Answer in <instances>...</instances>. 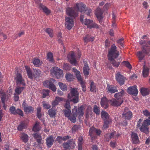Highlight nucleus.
<instances>
[{"mask_svg":"<svg viewBox=\"0 0 150 150\" xmlns=\"http://www.w3.org/2000/svg\"><path fill=\"white\" fill-rule=\"evenodd\" d=\"M79 93L77 88H71L70 93L68 95V99L66 100V117H68L71 121L74 123L76 121V116L74 115L73 113V115L69 116L71 111L70 105L69 104V102H71L74 104L77 103L79 102Z\"/></svg>","mask_w":150,"mask_h":150,"instance_id":"f257e3e1","label":"nucleus"},{"mask_svg":"<svg viewBox=\"0 0 150 150\" xmlns=\"http://www.w3.org/2000/svg\"><path fill=\"white\" fill-rule=\"evenodd\" d=\"M66 13L69 16L71 17L66 18V22L67 23L66 27L70 30L74 25V19L78 16V13L75 9L68 8L66 9Z\"/></svg>","mask_w":150,"mask_h":150,"instance_id":"f03ea898","label":"nucleus"},{"mask_svg":"<svg viewBox=\"0 0 150 150\" xmlns=\"http://www.w3.org/2000/svg\"><path fill=\"white\" fill-rule=\"evenodd\" d=\"M143 121V119L140 118L137 122L136 127L139 128L140 130L142 132H144L146 134H148L149 132V125H150V120L146 119L144 121L143 123L141 122Z\"/></svg>","mask_w":150,"mask_h":150,"instance_id":"7ed1b4c3","label":"nucleus"},{"mask_svg":"<svg viewBox=\"0 0 150 150\" xmlns=\"http://www.w3.org/2000/svg\"><path fill=\"white\" fill-rule=\"evenodd\" d=\"M139 44L142 45V50L139 51L137 53V56L141 60L144 57V54H148L150 52V48L148 46L145 40H141L139 42Z\"/></svg>","mask_w":150,"mask_h":150,"instance_id":"20e7f679","label":"nucleus"},{"mask_svg":"<svg viewBox=\"0 0 150 150\" xmlns=\"http://www.w3.org/2000/svg\"><path fill=\"white\" fill-rule=\"evenodd\" d=\"M119 52L117 50V47L115 44L111 45L109 50L108 57L109 60L117 58L119 55Z\"/></svg>","mask_w":150,"mask_h":150,"instance_id":"39448f33","label":"nucleus"},{"mask_svg":"<svg viewBox=\"0 0 150 150\" xmlns=\"http://www.w3.org/2000/svg\"><path fill=\"white\" fill-rule=\"evenodd\" d=\"M50 74L57 79H60L63 76V71L57 67H53L50 70Z\"/></svg>","mask_w":150,"mask_h":150,"instance_id":"423d86ee","label":"nucleus"},{"mask_svg":"<svg viewBox=\"0 0 150 150\" xmlns=\"http://www.w3.org/2000/svg\"><path fill=\"white\" fill-rule=\"evenodd\" d=\"M67 58L71 64L75 66L78 64L74 52H72L69 53L67 55Z\"/></svg>","mask_w":150,"mask_h":150,"instance_id":"0eeeda50","label":"nucleus"},{"mask_svg":"<svg viewBox=\"0 0 150 150\" xmlns=\"http://www.w3.org/2000/svg\"><path fill=\"white\" fill-rule=\"evenodd\" d=\"M72 112L74 115L76 116L78 115V117L80 119L83 115V108L81 106L77 109V107L74 106V108L72 110Z\"/></svg>","mask_w":150,"mask_h":150,"instance_id":"6e6552de","label":"nucleus"},{"mask_svg":"<svg viewBox=\"0 0 150 150\" xmlns=\"http://www.w3.org/2000/svg\"><path fill=\"white\" fill-rule=\"evenodd\" d=\"M115 78L117 81L120 86L124 84L126 80V78L121 74L120 72H117L116 74Z\"/></svg>","mask_w":150,"mask_h":150,"instance_id":"1a4fd4ad","label":"nucleus"},{"mask_svg":"<svg viewBox=\"0 0 150 150\" xmlns=\"http://www.w3.org/2000/svg\"><path fill=\"white\" fill-rule=\"evenodd\" d=\"M15 80L16 81L17 85L20 84L22 86H25V85L24 80L23 79L22 76L20 73H17L16 76L15 77Z\"/></svg>","mask_w":150,"mask_h":150,"instance_id":"9d476101","label":"nucleus"},{"mask_svg":"<svg viewBox=\"0 0 150 150\" xmlns=\"http://www.w3.org/2000/svg\"><path fill=\"white\" fill-rule=\"evenodd\" d=\"M110 102V100L106 97L103 96L101 99L100 104L102 107L106 109L108 107Z\"/></svg>","mask_w":150,"mask_h":150,"instance_id":"9b49d317","label":"nucleus"},{"mask_svg":"<svg viewBox=\"0 0 150 150\" xmlns=\"http://www.w3.org/2000/svg\"><path fill=\"white\" fill-rule=\"evenodd\" d=\"M103 11L100 8H97L96 10L95 14L98 18L99 23L102 24L103 22V16H102Z\"/></svg>","mask_w":150,"mask_h":150,"instance_id":"f8f14e48","label":"nucleus"},{"mask_svg":"<svg viewBox=\"0 0 150 150\" xmlns=\"http://www.w3.org/2000/svg\"><path fill=\"white\" fill-rule=\"evenodd\" d=\"M127 91L128 93L135 96L137 95L138 92L136 86L129 87L127 88Z\"/></svg>","mask_w":150,"mask_h":150,"instance_id":"ddd939ff","label":"nucleus"},{"mask_svg":"<svg viewBox=\"0 0 150 150\" xmlns=\"http://www.w3.org/2000/svg\"><path fill=\"white\" fill-rule=\"evenodd\" d=\"M132 142L134 144H138L140 142L137 134L134 132H132L131 134Z\"/></svg>","mask_w":150,"mask_h":150,"instance_id":"4468645a","label":"nucleus"},{"mask_svg":"<svg viewBox=\"0 0 150 150\" xmlns=\"http://www.w3.org/2000/svg\"><path fill=\"white\" fill-rule=\"evenodd\" d=\"M76 146L75 141L73 139H70L66 142V149H73Z\"/></svg>","mask_w":150,"mask_h":150,"instance_id":"2eb2a0df","label":"nucleus"},{"mask_svg":"<svg viewBox=\"0 0 150 150\" xmlns=\"http://www.w3.org/2000/svg\"><path fill=\"white\" fill-rule=\"evenodd\" d=\"M123 100H119L115 98L110 100L111 105L114 106H120L123 103Z\"/></svg>","mask_w":150,"mask_h":150,"instance_id":"dca6fc26","label":"nucleus"},{"mask_svg":"<svg viewBox=\"0 0 150 150\" xmlns=\"http://www.w3.org/2000/svg\"><path fill=\"white\" fill-rule=\"evenodd\" d=\"M95 128L91 127L90 129L89 132V134L91 137V140L93 142L96 139L97 137L95 134Z\"/></svg>","mask_w":150,"mask_h":150,"instance_id":"f3484780","label":"nucleus"},{"mask_svg":"<svg viewBox=\"0 0 150 150\" xmlns=\"http://www.w3.org/2000/svg\"><path fill=\"white\" fill-rule=\"evenodd\" d=\"M107 92L111 93H115L118 91L117 88L113 85H108L106 88Z\"/></svg>","mask_w":150,"mask_h":150,"instance_id":"a211bd4d","label":"nucleus"},{"mask_svg":"<svg viewBox=\"0 0 150 150\" xmlns=\"http://www.w3.org/2000/svg\"><path fill=\"white\" fill-rule=\"evenodd\" d=\"M122 117L126 120H130L132 117V113L131 111H125L122 114Z\"/></svg>","mask_w":150,"mask_h":150,"instance_id":"6ab92c4d","label":"nucleus"},{"mask_svg":"<svg viewBox=\"0 0 150 150\" xmlns=\"http://www.w3.org/2000/svg\"><path fill=\"white\" fill-rule=\"evenodd\" d=\"M101 117L103 121L112 120L108 114L105 111H102L101 112Z\"/></svg>","mask_w":150,"mask_h":150,"instance_id":"aec40b11","label":"nucleus"},{"mask_svg":"<svg viewBox=\"0 0 150 150\" xmlns=\"http://www.w3.org/2000/svg\"><path fill=\"white\" fill-rule=\"evenodd\" d=\"M76 6L78 10L81 12H84V10L86 8V5L81 3L76 4Z\"/></svg>","mask_w":150,"mask_h":150,"instance_id":"412c9836","label":"nucleus"},{"mask_svg":"<svg viewBox=\"0 0 150 150\" xmlns=\"http://www.w3.org/2000/svg\"><path fill=\"white\" fill-rule=\"evenodd\" d=\"M149 72V69L146 65L143 66V69L142 71V74L143 77L145 78L148 76Z\"/></svg>","mask_w":150,"mask_h":150,"instance_id":"4be33fe9","label":"nucleus"},{"mask_svg":"<svg viewBox=\"0 0 150 150\" xmlns=\"http://www.w3.org/2000/svg\"><path fill=\"white\" fill-rule=\"evenodd\" d=\"M125 91L124 90H122L121 91L115 93L114 95L115 98L119 100H122V97L124 95Z\"/></svg>","mask_w":150,"mask_h":150,"instance_id":"5701e85b","label":"nucleus"},{"mask_svg":"<svg viewBox=\"0 0 150 150\" xmlns=\"http://www.w3.org/2000/svg\"><path fill=\"white\" fill-rule=\"evenodd\" d=\"M140 92L143 96H146L149 94L150 89L148 88L142 87L140 89Z\"/></svg>","mask_w":150,"mask_h":150,"instance_id":"b1692460","label":"nucleus"},{"mask_svg":"<svg viewBox=\"0 0 150 150\" xmlns=\"http://www.w3.org/2000/svg\"><path fill=\"white\" fill-rule=\"evenodd\" d=\"M83 73L86 77H87L89 74V69L88 64L86 63L83 67Z\"/></svg>","mask_w":150,"mask_h":150,"instance_id":"393cba45","label":"nucleus"},{"mask_svg":"<svg viewBox=\"0 0 150 150\" xmlns=\"http://www.w3.org/2000/svg\"><path fill=\"white\" fill-rule=\"evenodd\" d=\"M54 140L52 136H50L46 139L47 144L49 147H50L52 145Z\"/></svg>","mask_w":150,"mask_h":150,"instance_id":"a878e982","label":"nucleus"},{"mask_svg":"<svg viewBox=\"0 0 150 150\" xmlns=\"http://www.w3.org/2000/svg\"><path fill=\"white\" fill-rule=\"evenodd\" d=\"M104 124L103 125L102 128L103 130L106 129L109 127V124L112 122V120H108L103 121Z\"/></svg>","mask_w":150,"mask_h":150,"instance_id":"bb28decb","label":"nucleus"},{"mask_svg":"<svg viewBox=\"0 0 150 150\" xmlns=\"http://www.w3.org/2000/svg\"><path fill=\"white\" fill-rule=\"evenodd\" d=\"M40 9H42L43 11L46 14L48 15L50 13V10H49L47 7L42 4L40 5Z\"/></svg>","mask_w":150,"mask_h":150,"instance_id":"cd10ccee","label":"nucleus"},{"mask_svg":"<svg viewBox=\"0 0 150 150\" xmlns=\"http://www.w3.org/2000/svg\"><path fill=\"white\" fill-rule=\"evenodd\" d=\"M55 80L52 79H51L49 80H47L44 81L43 83V85L45 86H46L48 88L49 87V86L53 82H54Z\"/></svg>","mask_w":150,"mask_h":150,"instance_id":"c85d7f7f","label":"nucleus"},{"mask_svg":"<svg viewBox=\"0 0 150 150\" xmlns=\"http://www.w3.org/2000/svg\"><path fill=\"white\" fill-rule=\"evenodd\" d=\"M73 71L76 76L78 80H81V78L80 72L78 71L75 68H73Z\"/></svg>","mask_w":150,"mask_h":150,"instance_id":"c756f323","label":"nucleus"},{"mask_svg":"<svg viewBox=\"0 0 150 150\" xmlns=\"http://www.w3.org/2000/svg\"><path fill=\"white\" fill-rule=\"evenodd\" d=\"M93 22V20L86 18L84 19V21L82 24L87 26V27L88 28V26H91Z\"/></svg>","mask_w":150,"mask_h":150,"instance_id":"7c9ffc66","label":"nucleus"},{"mask_svg":"<svg viewBox=\"0 0 150 150\" xmlns=\"http://www.w3.org/2000/svg\"><path fill=\"white\" fill-rule=\"evenodd\" d=\"M116 132H114L109 134H107L105 136L107 141H109V139L112 138L114 137L115 135L116 134Z\"/></svg>","mask_w":150,"mask_h":150,"instance_id":"2f4dec72","label":"nucleus"},{"mask_svg":"<svg viewBox=\"0 0 150 150\" xmlns=\"http://www.w3.org/2000/svg\"><path fill=\"white\" fill-rule=\"evenodd\" d=\"M27 124L25 122H22L18 127V129L20 131L22 130L23 129L26 127Z\"/></svg>","mask_w":150,"mask_h":150,"instance_id":"473e14b6","label":"nucleus"},{"mask_svg":"<svg viewBox=\"0 0 150 150\" xmlns=\"http://www.w3.org/2000/svg\"><path fill=\"white\" fill-rule=\"evenodd\" d=\"M41 127L40 126L39 123L36 122L33 127V130L34 132H38L39 131Z\"/></svg>","mask_w":150,"mask_h":150,"instance_id":"72a5a7b5","label":"nucleus"},{"mask_svg":"<svg viewBox=\"0 0 150 150\" xmlns=\"http://www.w3.org/2000/svg\"><path fill=\"white\" fill-rule=\"evenodd\" d=\"M74 79V76L72 74H66V80L68 81H72Z\"/></svg>","mask_w":150,"mask_h":150,"instance_id":"f704fd0d","label":"nucleus"},{"mask_svg":"<svg viewBox=\"0 0 150 150\" xmlns=\"http://www.w3.org/2000/svg\"><path fill=\"white\" fill-rule=\"evenodd\" d=\"M24 110L25 112L28 113L30 112L33 111L34 108L31 106H24Z\"/></svg>","mask_w":150,"mask_h":150,"instance_id":"c9c22d12","label":"nucleus"},{"mask_svg":"<svg viewBox=\"0 0 150 150\" xmlns=\"http://www.w3.org/2000/svg\"><path fill=\"white\" fill-rule=\"evenodd\" d=\"M78 80L80 82V83L82 88V91L83 92H85L86 89V86L85 85V82L83 81L82 78H81V80Z\"/></svg>","mask_w":150,"mask_h":150,"instance_id":"e433bc0d","label":"nucleus"},{"mask_svg":"<svg viewBox=\"0 0 150 150\" xmlns=\"http://www.w3.org/2000/svg\"><path fill=\"white\" fill-rule=\"evenodd\" d=\"M48 114L51 117H54L56 115L55 111L51 108L49 109L48 111Z\"/></svg>","mask_w":150,"mask_h":150,"instance_id":"4c0bfd02","label":"nucleus"},{"mask_svg":"<svg viewBox=\"0 0 150 150\" xmlns=\"http://www.w3.org/2000/svg\"><path fill=\"white\" fill-rule=\"evenodd\" d=\"M114 59H112V60H109L111 64H112L113 66L114 67H117L119 65L120 62H117Z\"/></svg>","mask_w":150,"mask_h":150,"instance_id":"58836bf2","label":"nucleus"},{"mask_svg":"<svg viewBox=\"0 0 150 150\" xmlns=\"http://www.w3.org/2000/svg\"><path fill=\"white\" fill-rule=\"evenodd\" d=\"M21 138L25 143H26L28 141V136L26 134L24 133H22L21 134Z\"/></svg>","mask_w":150,"mask_h":150,"instance_id":"ea45409f","label":"nucleus"},{"mask_svg":"<svg viewBox=\"0 0 150 150\" xmlns=\"http://www.w3.org/2000/svg\"><path fill=\"white\" fill-rule=\"evenodd\" d=\"M94 38L93 37H91L90 36L87 35L84 38L83 40L85 42L91 41H93L94 40Z\"/></svg>","mask_w":150,"mask_h":150,"instance_id":"a19ab883","label":"nucleus"},{"mask_svg":"<svg viewBox=\"0 0 150 150\" xmlns=\"http://www.w3.org/2000/svg\"><path fill=\"white\" fill-rule=\"evenodd\" d=\"M8 97L6 94L3 93L1 97V100L2 103L3 104H4L5 101H6L8 99Z\"/></svg>","mask_w":150,"mask_h":150,"instance_id":"79ce46f5","label":"nucleus"},{"mask_svg":"<svg viewBox=\"0 0 150 150\" xmlns=\"http://www.w3.org/2000/svg\"><path fill=\"white\" fill-rule=\"evenodd\" d=\"M90 91L92 92L96 91V86L93 81L91 82V83Z\"/></svg>","mask_w":150,"mask_h":150,"instance_id":"37998d69","label":"nucleus"},{"mask_svg":"<svg viewBox=\"0 0 150 150\" xmlns=\"http://www.w3.org/2000/svg\"><path fill=\"white\" fill-rule=\"evenodd\" d=\"M24 88L23 87H17L15 90V92L18 95L20 94Z\"/></svg>","mask_w":150,"mask_h":150,"instance_id":"c03bdc74","label":"nucleus"},{"mask_svg":"<svg viewBox=\"0 0 150 150\" xmlns=\"http://www.w3.org/2000/svg\"><path fill=\"white\" fill-rule=\"evenodd\" d=\"M100 108L98 107L96 105L94 106L93 109V112L97 115H99L100 112Z\"/></svg>","mask_w":150,"mask_h":150,"instance_id":"a18cd8bd","label":"nucleus"},{"mask_svg":"<svg viewBox=\"0 0 150 150\" xmlns=\"http://www.w3.org/2000/svg\"><path fill=\"white\" fill-rule=\"evenodd\" d=\"M47 59L49 61L51 62L53 61V54L51 52H49L47 54Z\"/></svg>","mask_w":150,"mask_h":150,"instance_id":"49530a36","label":"nucleus"},{"mask_svg":"<svg viewBox=\"0 0 150 150\" xmlns=\"http://www.w3.org/2000/svg\"><path fill=\"white\" fill-rule=\"evenodd\" d=\"M49 90L48 89H43L42 93L43 94L42 97L43 98H45L46 96L49 95Z\"/></svg>","mask_w":150,"mask_h":150,"instance_id":"de8ad7c7","label":"nucleus"},{"mask_svg":"<svg viewBox=\"0 0 150 150\" xmlns=\"http://www.w3.org/2000/svg\"><path fill=\"white\" fill-rule=\"evenodd\" d=\"M45 32L49 35L52 38L53 37V30L50 28H47L45 30Z\"/></svg>","mask_w":150,"mask_h":150,"instance_id":"09e8293b","label":"nucleus"},{"mask_svg":"<svg viewBox=\"0 0 150 150\" xmlns=\"http://www.w3.org/2000/svg\"><path fill=\"white\" fill-rule=\"evenodd\" d=\"M41 108L40 107H38L37 108V116L39 119L41 117Z\"/></svg>","mask_w":150,"mask_h":150,"instance_id":"8fccbe9b","label":"nucleus"},{"mask_svg":"<svg viewBox=\"0 0 150 150\" xmlns=\"http://www.w3.org/2000/svg\"><path fill=\"white\" fill-rule=\"evenodd\" d=\"M122 63L125 64L129 69H132V66L129 62L124 61L122 62Z\"/></svg>","mask_w":150,"mask_h":150,"instance_id":"3c124183","label":"nucleus"},{"mask_svg":"<svg viewBox=\"0 0 150 150\" xmlns=\"http://www.w3.org/2000/svg\"><path fill=\"white\" fill-rule=\"evenodd\" d=\"M33 64L36 66L38 67L40 64V61L39 59H34L33 61Z\"/></svg>","mask_w":150,"mask_h":150,"instance_id":"603ef678","label":"nucleus"},{"mask_svg":"<svg viewBox=\"0 0 150 150\" xmlns=\"http://www.w3.org/2000/svg\"><path fill=\"white\" fill-rule=\"evenodd\" d=\"M88 28L90 29L93 28L98 29L99 28V26L96 23H93L91 26H88Z\"/></svg>","mask_w":150,"mask_h":150,"instance_id":"864d4df0","label":"nucleus"},{"mask_svg":"<svg viewBox=\"0 0 150 150\" xmlns=\"http://www.w3.org/2000/svg\"><path fill=\"white\" fill-rule=\"evenodd\" d=\"M59 85L60 88L63 91H65L66 90V85L65 84H63L62 82H59L58 83Z\"/></svg>","mask_w":150,"mask_h":150,"instance_id":"5fc2aeb1","label":"nucleus"},{"mask_svg":"<svg viewBox=\"0 0 150 150\" xmlns=\"http://www.w3.org/2000/svg\"><path fill=\"white\" fill-rule=\"evenodd\" d=\"M143 113L147 117L149 116L148 119L150 120V112H149L147 110H145L143 111Z\"/></svg>","mask_w":150,"mask_h":150,"instance_id":"6e6d98bb","label":"nucleus"},{"mask_svg":"<svg viewBox=\"0 0 150 150\" xmlns=\"http://www.w3.org/2000/svg\"><path fill=\"white\" fill-rule=\"evenodd\" d=\"M54 82H53L50 84L49 88L52 90L53 91L55 92L56 90V88L54 84Z\"/></svg>","mask_w":150,"mask_h":150,"instance_id":"4d7b16f0","label":"nucleus"},{"mask_svg":"<svg viewBox=\"0 0 150 150\" xmlns=\"http://www.w3.org/2000/svg\"><path fill=\"white\" fill-rule=\"evenodd\" d=\"M65 138L64 137L63 138L61 137H58L56 139V140L59 143H62L63 141H65Z\"/></svg>","mask_w":150,"mask_h":150,"instance_id":"13d9d810","label":"nucleus"},{"mask_svg":"<svg viewBox=\"0 0 150 150\" xmlns=\"http://www.w3.org/2000/svg\"><path fill=\"white\" fill-rule=\"evenodd\" d=\"M91 11V10L90 8H87L85 9L83 12L88 16H89Z\"/></svg>","mask_w":150,"mask_h":150,"instance_id":"bf43d9fd","label":"nucleus"},{"mask_svg":"<svg viewBox=\"0 0 150 150\" xmlns=\"http://www.w3.org/2000/svg\"><path fill=\"white\" fill-rule=\"evenodd\" d=\"M9 110L11 114L16 115V110L15 107L14 106L11 107L9 109Z\"/></svg>","mask_w":150,"mask_h":150,"instance_id":"052dcab7","label":"nucleus"},{"mask_svg":"<svg viewBox=\"0 0 150 150\" xmlns=\"http://www.w3.org/2000/svg\"><path fill=\"white\" fill-rule=\"evenodd\" d=\"M16 114H18L19 115L23 116V111L20 109H17L16 110Z\"/></svg>","mask_w":150,"mask_h":150,"instance_id":"680f3d73","label":"nucleus"},{"mask_svg":"<svg viewBox=\"0 0 150 150\" xmlns=\"http://www.w3.org/2000/svg\"><path fill=\"white\" fill-rule=\"evenodd\" d=\"M34 137L35 139H38L41 138V136L40 134H38L37 133H36L33 134Z\"/></svg>","mask_w":150,"mask_h":150,"instance_id":"e2e57ef3","label":"nucleus"},{"mask_svg":"<svg viewBox=\"0 0 150 150\" xmlns=\"http://www.w3.org/2000/svg\"><path fill=\"white\" fill-rule=\"evenodd\" d=\"M110 6V3H108L105 4L103 7V9L104 11L107 10Z\"/></svg>","mask_w":150,"mask_h":150,"instance_id":"0e129e2a","label":"nucleus"},{"mask_svg":"<svg viewBox=\"0 0 150 150\" xmlns=\"http://www.w3.org/2000/svg\"><path fill=\"white\" fill-rule=\"evenodd\" d=\"M124 42L123 41V39L121 38L119 40H117V42L121 46L123 47V43Z\"/></svg>","mask_w":150,"mask_h":150,"instance_id":"69168bd1","label":"nucleus"},{"mask_svg":"<svg viewBox=\"0 0 150 150\" xmlns=\"http://www.w3.org/2000/svg\"><path fill=\"white\" fill-rule=\"evenodd\" d=\"M79 128V126L77 125H75L72 128V131H76L78 130Z\"/></svg>","mask_w":150,"mask_h":150,"instance_id":"338daca9","label":"nucleus"},{"mask_svg":"<svg viewBox=\"0 0 150 150\" xmlns=\"http://www.w3.org/2000/svg\"><path fill=\"white\" fill-rule=\"evenodd\" d=\"M28 75V77L31 79H33V77L32 75V72L31 71L27 72Z\"/></svg>","mask_w":150,"mask_h":150,"instance_id":"774afa93","label":"nucleus"}]
</instances>
